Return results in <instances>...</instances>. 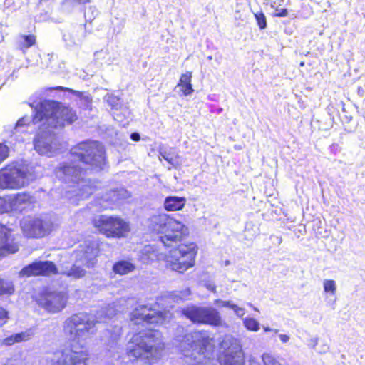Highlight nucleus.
Segmentation results:
<instances>
[{
  "instance_id": "28",
  "label": "nucleus",
  "mask_w": 365,
  "mask_h": 365,
  "mask_svg": "<svg viewBox=\"0 0 365 365\" xmlns=\"http://www.w3.org/2000/svg\"><path fill=\"white\" fill-rule=\"evenodd\" d=\"M14 288L11 282L5 281L0 278V296L11 295L14 293Z\"/></svg>"
},
{
  "instance_id": "42",
  "label": "nucleus",
  "mask_w": 365,
  "mask_h": 365,
  "mask_svg": "<svg viewBox=\"0 0 365 365\" xmlns=\"http://www.w3.org/2000/svg\"><path fill=\"white\" fill-rule=\"evenodd\" d=\"M329 346L327 344H323L320 346L319 349L317 350L319 353H326L329 351Z\"/></svg>"
},
{
  "instance_id": "26",
  "label": "nucleus",
  "mask_w": 365,
  "mask_h": 365,
  "mask_svg": "<svg viewBox=\"0 0 365 365\" xmlns=\"http://www.w3.org/2000/svg\"><path fill=\"white\" fill-rule=\"evenodd\" d=\"M108 195L109 196L105 197V200H107L110 199V200L113 202L123 199H126L130 196L128 192L124 188H119L115 190H112Z\"/></svg>"
},
{
  "instance_id": "50",
  "label": "nucleus",
  "mask_w": 365,
  "mask_h": 365,
  "mask_svg": "<svg viewBox=\"0 0 365 365\" xmlns=\"http://www.w3.org/2000/svg\"><path fill=\"white\" fill-rule=\"evenodd\" d=\"M276 239L277 240L278 244H281L282 243V237H276Z\"/></svg>"
},
{
  "instance_id": "11",
  "label": "nucleus",
  "mask_w": 365,
  "mask_h": 365,
  "mask_svg": "<svg viewBox=\"0 0 365 365\" xmlns=\"http://www.w3.org/2000/svg\"><path fill=\"white\" fill-rule=\"evenodd\" d=\"M67 293L64 291L46 289L36 297L37 304L51 314L61 312L66 306Z\"/></svg>"
},
{
  "instance_id": "17",
  "label": "nucleus",
  "mask_w": 365,
  "mask_h": 365,
  "mask_svg": "<svg viewBox=\"0 0 365 365\" xmlns=\"http://www.w3.org/2000/svg\"><path fill=\"white\" fill-rule=\"evenodd\" d=\"M86 37V29L82 25L74 26L63 34V40L68 47L80 45Z\"/></svg>"
},
{
  "instance_id": "49",
  "label": "nucleus",
  "mask_w": 365,
  "mask_h": 365,
  "mask_svg": "<svg viewBox=\"0 0 365 365\" xmlns=\"http://www.w3.org/2000/svg\"><path fill=\"white\" fill-rule=\"evenodd\" d=\"M207 288H208L210 290H211L212 292H215V289H216L215 286H214V285H211V284H209V285L207 286Z\"/></svg>"
},
{
  "instance_id": "18",
  "label": "nucleus",
  "mask_w": 365,
  "mask_h": 365,
  "mask_svg": "<svg viewBox=\"0 0 365 365\" xmlns=\"http://www.w3.org/2000/svg\"><path fill=\"white\" fill-rule=\"evenodd\" d=\"M18 250L19 246L11 237L10 231L0 225V256L15 253Z\"/></svg>"
},
{
  "instance_id": "15",
  "label": "nucleus",
  "mask_w": 365,
  "mask_h": 365,
  "mask_svg": "<svg viewBox=\"0 0 365 365\" xmlns=\"http://www.w3.org/2000/svg\"><path fill=\"white\" fill-rule=\"evenodd\" d=\"M105 101L110 107L113 118L125 127L131 119V112L127 103L113 94H107Z\"/></svg>"
},
{
  "instance_id": "7",
  "label": "nucleus",
  "mask_w": 365,
  "mask_h": 365,
  "mask_svg": "<svg viewBox=\"0 0 365 365\" xmlns=\"http://www.w3.org/2000/svg\"><path fill=\"white\" fill-rule=\"evenodd\" d=\"M36 177L31 166L13 163L0 170V188L19 189L29 185Z\"/></svg>"
},
{
  "instance_id": "45",
  "label": "nucleus",
  "mask_w": 365,
  "mask_h": 365,
  "mask_svg": "<svg viewBox=\"0 0 365 365\" xmlns=\"http://www.w3.org/2000/svg\"><path fill=\"white\" fill-rule=\"evenodd\" d=\"M130 138L133 140V141H139L140 139V135L138 133H136V132H134V133H132L131 135H130Z\"/></svg>"
},
{
  "instance_id": "39",
  "label": "nucleus",
  "mask_w": 365,
  "mask_h": 365,
  "mask_svg": "<svg viewBox=\"0 0 365 365\" xmlns=\"http://www.w3.org/2000/svg\"><path fill=\"white\" fill-rule=\"evenodd\" d=\"M8 319V312L3 308L0 307V325L4 324Z\"/></svg>"
},
{
  "instance_id": "8",
  "label": "nucleus",
  "mask_w": 365,
  "mask_h": 365,
  "mask_svg": "<svg viewBox=\"0 0 365 365\" xmlns=\"http://www.w3.org/2000/svg\"><path fill=\"white\" fill-rule=\"evenodd\" d=\"M197 252V247L194 243L180 245L165 255L166 266L173 271L182 273L194 266Z\"/></svg>"
},
{
  "instance_id": "43",
  "label": "nucleus",
  "mask_w": 365,
  "mask_h": 365,
  "mask_svg": "<svg viewBox=\"0 0 365 365\" xmlns=\"http://www.w3.org/2000/svg\"><path fill=\"white\" fill-rule=\"evenodd\" d=\"M115 349H116V353L113 354V355H110L112 358H113V360L112 361L114 363V361H118L120 360V356L119 354V350L120 348L118 346H116Z\"/></svg>"
},
{
  "instance_id": "13",
  "label": "nucleus",
  "mask_w": 365,
  "mask_h": 365,
  "mask_svg": "<svg viewBox=\"0 0 365 365\" xmlns=\"http://www.w3.org/2000/svg\"><path fill=\"white\" fill-rule=\"evenodd\" d=\"M23 232L28 237L38 238L48 235L51 230L52 223L47 218L25 217L21 222Z\"/></svg>"
},
{
  "instance_id": "55",
  "label": "nucleus",
  "mask_w": 365,
  "mask_h": 365,
  "mask_svg": "<svg viewBox=\"0 0 365 365\" xmlns=\"http://www.w3.org/2000/svg\"><path fill=\"white\" fill-rule=\"evenodd\" d=\"M208 59H209V60H211V59H212V56H208Z\"/></svg>"
},
{
  "instance_id": "16",
  "label": "nucleus",
  "mask_w": 365,
  "mask_h": 365,
  "mask_svg": "<svg viewBox=\"0 0 365 365\" xmlns=\"http://www.w3.org/2000/svg\"><path fill=\"white\" fill-rule=\"evenodd\" d=\"M58 274V269L51 261H35L25 266L19 272L21 277L50 276Z\"/></svg>"
},
{
  "instance_id": "20",
  "label": "nucleus",
  "mask_w": 365,
  "mask_h": 365,
  "mask_svg": "<svg viewBox=\"0 0 365 365\" xmlns=\"http://www.w3.org/2000/svg\"><path fill=\"white\" fill-rule=\"evenodd\" d=\"M186 202L184 197L168 196L164 200V207L168 211H176L182 210Z\"/></svg>"
},
{
  "instance_id": "38",
  "label": "nucleus",
  "mask_w": 365,
  "mask_h": 365,
  "mask_svg": "<svg viewBox=\"0 0 365 365\" xmlns=\"http://www.w3.org/2000/svg\"><path fill=\"white\" fill-rule=\"evenodd\" d=\"M30 121L31 118L27 116L20 118L16 124L15 130H17L19 128L23 127L26 125H29L30 123Z\"/></svg>"
},
{
  "instance_id": "2",
  "label": "nucleus",
  "mask_w": 365,
  "mask_h": 365,
  "mask_svg": "<svg viewBox=\"0 0 365 365\" xmlns=\"http://www.w3.org/2000/svg\"><path fill=\"white\" fill-rule=\"evenodd\" d=\"M71 160L63 162L56 168L59 180L71 184L73 193L78 200L93 194L95 187L91 180L85 178L86 173L98 172L106 165L105 149L98 141L86 140L78 143L70 150Z\"/></svg>"
},
{
  "instance_id": "32",
  "label": "nucleus",
  "mask_w": 365,
  "mask_h": 365,
  "mask_svg": "<svg viewBox=\"0 0 365 365\" xmlns=\"http://www.w3.org/2000/svg\"><path fill=\"white\" fill-rule=\"evenodd\" d=\"M324 290L327 293L335 294L336 290V282L332 279H325L323 282Z\"/></svg>"
},
{
  "instance_id": "25",
  "label": "nucleus",
  "mask_w": 365,
  "mask_h": 365,
  "mask_svg": "<svg viewBox=\"0 0 365 365\" xmlns=\"http://www.w3.org/2000/svg\"><path fill=\"white\" fill-rule=\"evenodd\" d=\"M36 43V36L32 34L22 35L19 36L18 47L24 53Z\"/></svg>"
},
{
  "instance_id": "9",
  "label": "nucleus",
  "mask_w": 365,
  "mask_h": 365,
  "mask_svg": "<svg viewBox=\"0 0 365 365\" xmlns=\"http://www.w3.org/2000/svg\"><path fill=\"white\" fill-rule=\"evenodd\" d=\"M93 223L99 232L108 237L120 238L130 231L129 224L116 216L100 215Z\"/></svg>"
},
{
  "instance_id": "47",
  "label": "nucleus",
  "mask_w": 365,
  "mask_h": 365,
  "mask_svg": "<svg viewBox=\"0 0 365 365\" xmlns=\"http://www.w3.org/2000/svg\"><path fill=\"white\" fill-rule=\"evenodd\" d=\"M358 94L360 96H364L365 95V91H364V89L362 87H359L358 88Z\"/></svg>"
},
{
  "instance_id": "4",
  "label": "nucleus",
  "mask_w": 365,
  "mask_h": 365,
  "mask_svg": "<svg viewBox=\"0 0 365 365\" xmlns=\"http://www.w3.org/2000/svg\"><path fill=\"white\" fill-rule=\"evenodd\" d=\"M183 355L182 365H213L214 344L207 331H193L178 336Z\"/></svg>"
},
{
  "instance_id": "44",
  "label": "nucleus",
  "mask_w": 365,
  "mask_h": 365,
  "mask_svg": "<svg viewBox=\"0 0 365 365\" xmlns=\"http://www.w3.org/2000/svg\"><path fill=\"white\" fill-rule=\"evenodd\" d=\"M317 338L311 339L309 341L308 346L312 349H315L316 346L317 345Z\"/></svg>"
},
{
  "instance_id": "30",
  "label": "nucleus",
  "mask_w": 365,
  "mask_h": 365,
  "mask_svg": "<svg viewBox=\"0 0 365 365\" xmlns=\"http://www.w3.org/2000/svg\"><path fill=\"white\" fill-rule=\"evenodd\" d=\"M262 360L264 365H282L274 355L269 353L263 354Z\"/></svg>"
},
{
  "instance_id": "40",
  "label": "nucleus",
  "mask_w": 365,
  "mask_h": 365,
  "mask_svg": "<svg viewBox=\"0 0 365 365\" xmlns=\"http://www.w3.org/2000/svg\"><path fill=\"white\" fill-rule=\"evenodd\" d=\"M276 11H277V13L275 14L276 16L286 17L288 16V11L287 9H284V8L277 9Z\"/></svg>"
},
{
  "instance_id": "34",
  "label": "nucleus",
  "mask_w": 365,
  "mask_h": 365,
  "mask_svg": "<svg viewBox=\"0 0 365 365\" xmlns=\"http://www.w3.org/2000/svg\"><path fill=\"white\" fill-rule=\"evenodd\" d=\"M215 304H216L219 307H228L232 310L237 307V304H234L232 302L224 301V300H221V299L215 300Z\"/></svg>"
},
{
  "instance_id": "19",
  "label": "nucleus",
  "mask_w": 365,
  "mask_h": 365,
  "mask_svg": "<svg viewBox=\"0 0 365 365\" xmlns=\"http://www.w3.org/2000/svg\"><path fill=\"white\" fill-rule=\"evenodd\" d=\"M32 197L27 192H20L10 197V204L12 210H21L24 205L31 203Z\"/></svg>"
},
{
  "instance_id": "46",
  "label": "nucleus",
  "mask_w": 365,
  "mask_h": 365,
  "mask_svg": "<svg viewBox=\"0 0 365 365\" xmlns=\"http://www.w3.org/2000/svg\"><path fill=\"white\" fill-rule=\"evenodd\" d=\"M279 337L283 343H287L289 339V336L286 334H279Z\"/></svg>"
},
{
  "instance_id": "5",
  "label": "nucleus",
  "mask_w": 365,
  "mask_h": 365,
  "mask_svg": "<svg viewBox=\"0 0 365 365\" xmlns=\"http://www.w3.org/2000/svg\"><path fill=\"white\" fill-rule=\"evenodd\" d=\"M163 349L160 332L148 329L133 335L127 345L126 354L130 361L143 359L152 364L160 358Z\"/></svg>"
},
{
  "instance_id": "21",
  "label": "nucleus",
  "mask_w": 365,
  "mask_h": 365,
  "mask_svg": "<svg viewBox=\"0 0 365 365\" xmlns=\"http://www.w3.org/2000/svg\"><path fill=\"white\" fill-rule=\"evenodd\" d=\"M33 336L31 330L11 334L2 340L1 344L5 346H11L15 343H20L29 340Z\"/></svg>"
},
{
  "instance_id": "14",
  "label": "nucleus",
  "mask_w": 365,
  "mask_h": 365,
  "mask_svg": "<svg viewBox=\"0 0 365 365\" xmlns=\"http://www.w3.org/2000/svg\"><path fill=\"white\" fill-rule=\"evenodd\" d=\"M131 319L135 324L143 323L148 325L162 324L165 320V315L151 305H140L132 312Z\"/></svg>"
},
{
  "instance_id": "1",
  "label": "nucleus",
  "mask_w": 365,
  "mask_h": 365,
  "mask_svg": "<svg viewBox=\"0 0 365 365\" xmlns=\"http://www.w3.org/2000/svg\"><path fill=\"white\" fill-rule=\"evenodd\" d=\"M117 313L113 306L108 304L92 313L80 312L72 314L63 322V331L70 344L57 350L47 359V365H87L89 352L86 340L96 331L97 323L106 322Z\"/></svg>"
},
{
  "instance_id": "3",
  "label": "nucleus",
  "mask_w": 365,
  "mask_h": 365,
  "mask_svg": "<svg viewBox=\"0 0 365 365\" xmlns=\"http://www.w3.org/2000/svg\"><path fill=\"white\" fill-rule=\"evenodd\" d=\"M29 104L33 109V124L41 123L47 129L36 135L34 149L40 155L51 157L61 149V144L50 128H62L66 124L73 123L77 118L76 113L70 107L53 100L32 101Z\"/></svg>"
},
{
  "instance_id": "35",
  "label": "nucleus",
  "mask_w": 365,
  "mask_h": 365,
  "mask_svg": "<svg viewBox=\"0 0 365 365\" xmlns=\"http://www.w3.org/2000/svg\"><path fill=\"white\" fill-rule=\"evenodd\" d=\"M98 11L95 7L90 6L85 12V18L86 21H91L97 15Z\"/></svg>"
},
{
  "instance_id": "29",
  "label": "nucleus",
  "mask_w": 365,
  "mask_h": 365,
  "mask_svg": "<svg viewBox=\"0 0 365 365\" xmlns=\"http://www.w3.org/2000/svg\"><path fill=\"white\" fill-rule=\"evenodd\" d=\"M245 328L252 331H257L259 329V323L252 317H245L242 319Z\"/></svg>"
},
{
  "instance_id": "53",
  "label": "nucleus",
  "mask_w": 365,
  "mask_h": 365,
  "mask_svg": "<svg viewBox=\"0 0 365 365\" xmlns=\"http://www.w3.org/2000/svg\"><path fill=\"white\" fill-rule=\"evenodd\" d=\"M56 89L63 91L65 88L63 87H62V86H58V87L56 88Z\"/></svg>"
},
{
  "instance_id": "36",
  "label": "nucleus",
  "mask_w": 365,
  "mask_h": 365,
  "mask_svg": "<svg viewBox=\"0 0 365 365\" xmlns=\"http://www.w3.org/2000/svg\"><path fill=\"white\" fill-rule=\"evenodd\" d=\"M9 155V148L4 145L0 144V163L4 160Z\"/></svg>"
},
{
  "instance_id": "48",
  "label": "nucleus",
  "mask_w": 365,
  "mask_h": 365,
  "mask_svg": "<svg viewBox=\"0 0 365 365\" xmlns=\"http://www.w3.org/2000/svg\"><path fill=\"white\" fill-rule=\"evenodd\" d=\"M245 236L247 240L252 241L253 240V238L255 237V235L253 234L252 235H247V234H245Z\"/></svg>"
},
{
  "instance_id": "10",
  "label": "nucleus",
  "mask_w": 365,
  "mask_h": 365,
  "mask_svg": "<svg viewBox=\"0 0 365 365\" xmlns=\"http://www.w3.org/2000/svg\"><path fill=\"white\" fill-rule=\"evenodd\" d=\"M182 314L193 323L220 326L222 318L219 312L213 307L187 306L182 309Z\"/></svg>"
},
{
  "instance_id": "23",
  "label": "nucleus",
  "mask_w": 365,
  "mask_h": 365,
  "mask_svg": "<svg viewBox=\"0 0 365 365\" xmlns=\"http://www.w3.org/2000/svg\"><path fill=\"white\" fill-rule=\"evenodd\" d=\"M191 72H187L181 75L178 87L181 88L185 96L190 95L193 92L192 86L191 84Z\"/></svg>"
},
{
  "instance_id": "51",
  "label": "nucleus",
  "mask_w": 365,
  "mask_h": 365,
  "mask_svg": "<svg viewBox=\"0 0 365 365\" xmlns=\"http://www.w3.org/2000/svg\"><path fill=\"white\" fill-rule=\"evenodd\" d=\"M264 330L266 332L272 331V329H270V328H269V327H264Z\"/></svg>"
},
{
  "instance_id": "37",
  "label": "nucleus",
  "mask_w": 365,
  "mask_h": 365,
  "mask_svg": "<svg viewBox=\"0 0 365 365\" xmlns=\"http://www.w3.org/2000/svg\"><path fill=\"white\" fill-rule=\"evenodd\" d=\"M89 0H65L63 4L66 6H75L78 4H84Z\"/></svg>"
},
{
  "instance_id": "54",
  "label": "nucleus",
  "mask_w": 365,
  "mask_h": 365,
  "mask_svg": "<svg viewBox=\"0 0 365 365\" xmlns=\"http://www.w3.org/2000/svg\"><path fill=\"white\" fill-rule=\"evenodd\" d=\"M230 264V261L229 260H226L225 262V264L226 266L229 265Z\"/></svg>"
},
{
  "instance_id": "33",
  "label": "nucleus",
  "mask_w": 365,
  "mask_h": 365,
  "mask_svg": "<svg viewBox=\"0 0 365 365\" xmlns=\"http://www.w3.org/2000/svg\"><path fill=\"white\" fill-rule=\"evenodd\" d=\"M255 18L257 21V25L260 29L267 28V19L262 11H259L254 14Z\"/></svg>"
},
{
  "instance_id": "52",
  "label": "nucleus",
  "mask_w": 365,
  "mask_h": 365,
  "mask_svg": "<svg viewBox=\"0 0 365 365\" xmlns=\"http://www.w3.org/2000/svg\"><path fill=\"white\" fill-rule=\"evenodd\" d=\"M248 305L253 307L255 311L259 312V309L257 307H254L251 303H248Z\"/></svg>"
},
{
  "instance_id": "12",
  "label": "nucleus",
  "mask_w": 365,
  "mask_h": 365,
  "mask_svg": "<svg viewBox=\"0 0 365 365\" xmlns=\"http://www.w3.org/2000/svg\"><path fill=\"white\" fill-rule=\"evenodd\" d=\"M220 346L224 351L221 359L223 365H244V354L237 339L232 335H225L220 341Z\"/></svg>"
},
{
  "instance_id": "41",
  "label": "nucleus",
  "mask_w": 365,
  "mask_h": 365,
  "mask_svg": "<svg viewBox=\"0 0 365 365\" xmlns=\"http://www.w3.org/2000/svg\"><path fill=\"white\" fill-rule=\"evenodd\" d=\"M233 311L235 314L239 317H242L245 313V309L243 308L239 307L237 305V307L233 309Z\"/></svg>"
},
{
  "instance_id": "22",
  "label": "nucleus",
  "mask_w": 365,
  "mask_h": 365,
  "mask_svg": "<svg viewBox=\"0 0 365 365\" xmlns=\"http://www.w3.org/2000/svg\"><path fill=\"white\" fill-rule=\"evenodd\" d=\"M58 274L74 279H78L85 276L86 270L79 265L73 264L71 267H66L58 271Z\"/></svg>"
},
{
  "instance_id": "31",
  "label": "nucleus",
  "mask_w": 365,
  "mask_h": 365,
  "mask_svg": "<svg viewBox=\"0 0 365 365\" xmlns=\"http://www.w3.org/2000/svg\"><path fill=\"white\" fill-rule=\"evenodd\" d=\"M160 155L168 161L173 167L178 168L180 165V162L178 160V156L173 157L168 154L165 151H160Z\"/></svg>"
},
{
  "instance_id": "6",
  "label": "nucleus",
  "mask_w": 365,
  "mask_h": 365,
  "mask_svg": "<svg viewBox=\"0 0 365 365\" xmlns=\"http://www.w3.org/2000/svg\"><path fill=\"white\" fill-rule=\"evenodd\" d=\"M148 227L153 232L161 234L160 240L164 246L168 247L181 242L189 234L187 227L180 220L166 214L151 217Z\"/></svg>"
},
{
  "instance_id": "24",
  "label": "nucleus",
  "mask_w": 365,
  "mask_h": 365,
  "mask_svg": "<svg viewBox=\"0 0 365 365\" xmlns=\"http://www.w3.org/2000/svg\"><path fill=\"white\" fill-rule=\"evenodd\" d=\"M135 268V266L130 262L121 260L115 262L113 266V271L115 274L124 275L132 272Z\"/></svg>"
},
{
  "instance_id": "27",
  "label": "nucleus",
  "mask_w": 365,
  "mask_h": 365,
  "mask_svg": "<svg viewBox=\"0 0 365 365\" xmlns=\"http://www.w3.org/2000/svg\"><path fill=\"white\" fill-rule=\"evenodd\" d=\"M89 248L88 247L86 250H85L83 254V264L86 267H93L94 264L96 263V257L98 253V250L96 249H91V251L88 252Z\"/></svg>"
}]
</instances>
